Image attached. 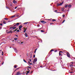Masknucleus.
Segmentation results:
<instances>
[{"label":"nucleus","mask_w":75,"mask_h":75,"mask_svg":"<svg viewBox=\"0 0 75 75\" xmlns=\"http://www.w3.org/2000/svg\"><path fill=\"white\" fill-rule=\"evenodd\" d=\"M26 29H24V33H25V31H26Z\"/></svg>","instance_id":"obj_29"},{"label":"nucleus","mask_w":75,"mask_h":75,"mask_svg":"<svg viewBox=\"0 0 75 75\" xmlns=\"http://www.w3.org/2000/svg\"><path fill=\"white\" fill-rule=\"evenodd\" d=\"M4 54V53L3 52H2V55H3Z\"/></svg>","instance_id":"obj_27"},{"label":"nucleus","mask_w":75,"mask_h":75,"mask_svg":"<svg viewBox=\"0 0 75 75\" xmlns=\"http://www.w3.org/2000/svg\"><path fill=\"white\" fill-rule=\"evenodd\" d=\"M28 68H31V67L29 66L28 67Z\"/></svg>","instance_id":"obj_40"},{"label":"nucleus","mask_w":75,"mask_h":75,"mask_svg":"<svg viewBox=\"0 0 75 75\" xmlns=\"http://www.w3.org/2000/svg\"><path fill=\"white\" fill-rule=\"evenodd\" d=\"M62 4H63V2L60 3V6H62Z\"/></svg>","instance_id":"obj_22"},{"label":"nucleus","mask_w":75,"mask_h":75,"mask_svg":"<svg viewBox=\"0 0 75 75\" xmlns=\"http://www.w3.org/2000/svg\"><path fill=\"white\" fill-rule=\"evenodd\" d=\"M17 30H13V31H14V32L16 31Z\"/></svg>","instance_id":"obj_46"},{"label":"nucleus","mask_w":75,"mask_h":75,"mask_svg":"<svg viewBox=\"0 0 75 75\" xmlns=\"http://www.w3.org/2000/svg\"><path fill=\"white\" fill-rule=\"evenodd\" d=\"M34 37H36V38H37V36H34Z\"/></svg>","instance_id":"obj_55"},{"label":"nucleus","mask_w":75,"mask_h":75,"mask_svg":"<svg viewBox=\"0 0 75 75\" xmlns=\"http://www.w3.org/2000/svg\"><path fill=\"white\" fill-rule=\"evenodd\" d=\"M67 56L68 57H70V54L68 52H67Z\"/></svg>","instance_id":"obj_2"},{"label":"nucleus","mask_w":75,"mask_h":75,"mask_svg":"<svg viewBox=\"0 0 75 75\" xmlns=\"http://www.w3.org/2000/svg\"><path fill=\"white\" fill-rule=\"evenodd\" d=\"M19 29L20 30V31H21V28H19Z\"/></svg>","instance_id":"obj_37"},{"label":"nucleus","mask_w":75,"mask_h":75,"mask_svg":"<svg viewBox=\"0 0 75 75\" xmlns=\"http://www.w3.org/2000/svg\"><path fill=\"white\" fill-rule=\"evenodd\" d=\"M14 39L15 41H17V40L18 39V38H14Z\"/></svg>","instance_id":"obj_11"},{"label":"nucleus","mask_w":75,"mask_h":75,"mask_svg":"<svg viewBox=\"0 0 75 75\" xmlns=\"http://www.w3.org/2000/svg\"><path fill=\"white\" fill-rule=\"evenodd\" d=\"M47 23V22H45V23H44V24H45V23Z\"/></svg>","instance_id":"obj_61"},{"label":"nucleus","mask_w":75,"mask_h":75,"mask_svg":"<svg viewBox=\"0 0 75 75\" xmlns=\"http://www.w3.org/2000/svg\"><path fill=\"white\" fill-rule=\"evenodd\" d=\"M14 50L15 51L16 53H17L18 52V50H17V49L16 48L14 49Z\"/></svg>","instance_id":"obj_4"},{"label":"nucleus","mask_w":75,"mask_h":75,"mask_svg":"<svg viewBox=\"0 0 75 75\" xmlns=\"http://www.w3.org/2000/svg\"><path fill=\"white\" fill-rule=\"evenodd\" d=\"M2 43H4V44H6V42H4H4H2Z\"/></svg>","instance_id":"obj_60"},{"label":"nucleus","mask_w":75,"mask_h":75,"mask_svg":"<svg viewBox=\"0 0 75 75\" xmlns=\"http://www.w3.org/2000/svg\"><path fill=\"white\" fill-rule=\"evenodd\" d=\"M11 33V31H8L7 32V34H10V33Z\"/></svg>","instance_id":"obj_10"},{"label":"nucleus","mask_w":75,"mask_h":75,"mask_svg":"<svg viewBox=\"0 0 75 75\" xmlns=\"http://www.w3.org/2000/svg\"><path fill=\"white\" fill-rule=\"evenodd\" d=\"M65 17V15L64 14L63 15V17L64 18Z\"/></svg>","instance_id":"obj_38"},{"label":"nucleus","mask_w":75,"mask_h":75,"mask_svg":"<svg viewBox=\"0 0 75 75\" xmlns=\"http://www.w3.org/2000/svg\"><path fill=\"white\" fill-rule=\"evenodd\" d=\"M36 52V50H35L34 52V53H35Z\"/></svg>","instance_id":"obj_53"},{"label":"nucleus","mask_w":75,"mask_h":75,"mask_svg":"<svg viewBox=\"0 0 75 75\" xmlns=\"http://www.w3.org/2000/svg\"><path fill=\"white\" fill-rule=\"evenodd\" d=\"M54 24L53 23H50V25H51L52 24Z\"/></svg>","instance_id":"obj_41"},{"label":"nucleus","mask_w":75,"mask_h":75,"mask_svg":"<svg viewBox=\"0 0 75 75\" xmlns=\"http://www.w3.org/2000/svg\"><path fill=\"white\" fill-rule=\"evenodd\" d=\"M57 50H56L55 51V52H57Z\"/></svg>","instance_id":"obj_57"},{"label":"nucleus","mask_w":75,"mask_h":75,"mask_svg":"<svg viewBox=\"0 0 75 75\" xmlns=\"http://www.w3.org/2000/svg\"><path fill=\"white\" fill-rule=\"evenodd\" d=\"M6 8H8V7H7V6H6Z\"/></svg>","instance_id":"obj_52"},{"label":"nucleus","mask_w":75,"mask_h":75,"mask_svg":"<svg viewBox=\"0 0 75 75\" xmlns=\"http://www.w3.org/2000/svg\"><path fill=\"white\" fill-rule=\"evenodd\" d=\"M68 6L69 8H71L72 6L71 5H69Z\"/></svg>","instance_id":"obj_13"},{"label":"nucleus","mask_w":75,"mask_h":75,"mask_svg":"<svg viewBox=\"0 0 75 75\" xmlns=\"http://www.w3.org/2000/svg\"><path fill=\"white\" fill-rule=\"evenodd\" d=\"M17 8V6H16V7H15V9H16Z\"/></svg>","instance_id":"obj_42"},{"label":"nucleus","mask_w":75,"mask_h":75,"mask_svg":"<svg viewBox=\"0 0 75 75\" xmlns=\"http://www.w3.org/2000/svg\"><path fill=\"white\" fill-rule=\"evenodd\" d=\"M52 52V50H51L50 51V52Z\"/></svg>","instance_id":"obj_50"},{"label":"nucleus","mask_w":75,"mask_h":75,"mask_svg":"<svg viewBox=\"0 0 75 75\" xmlns=\"http://www.w3.org/2000/svg\"><path fill=\"white\" fill-rule=\"evenodd\" d=\"M38 26L39 27H40V25H38Z\"/></svg>","instance_id":"obj_64"},{"label":"nucleus","mask_w":75,"mask_h":75,"mask_svg":"<svg viewBox=\"0 0 75 75\" xmlns=\"http://www.w3.org/2000/svg\"><path fill=\"white\" fill-rule=\"evenodd\" d=\"M13 3H14V4H16L17 3V1H16L15 0H13Z\"/></svg>","instance_id":"obj_5"},{"label":"nucleus","mask_w":75,"mask_h":75,"mask_svg":"<svg viewBox=\"0 0 75 75\" xmlns=\"http://www.w3.org/2000/svg\"><path fill=\"white\" fill-rule=\"evenodd\" d=\"M10 7H11V6H12V4H11V3H10Z\"/></svg>","instance_id":"obj_31"},{"label":"nucleus","mask_w":75,"mask_h":75,"mask_svg":"<svg viewBox=\"0 0 75 75\" xmlns=\"http://www.w3.org/2000/svg\"><path fill=\"white\" fill-rule=\"evenodd\" d=\"M28 63L29 64H30V65H32V63L30 62L29 61H28Z\"/></svg>","instance_id":"obj_18"},{"label":"nucleus","mask_w":75,"mask_h":75,"mask_svg":"<svg viewBox=\"0 0 75 75\" xmlns=\"http://www.w3.org/2000/svg\"><path fill=\"white\" fill-rule=\"evenodd\" d=\"M13 33V32L11 31V33Z\"/></svg>","instance_id":"obj_59"},{"label":"nucleus","mask_w":75,"mask_h":75,"mask_svg":"<svg viewBox=\"0 0 75 75\" xmlns=\"http://www.w3.org/2000/svg\"><path fill=\"white\" fill-rule=\"evenodd\" d=\"M22 27H23V26H22L21 25H20V26H19V28H22Z\"/></svg>","instance_id":"obj_12"},{"label":"nucleus","mask_w":75,"mask_h":75,"mask_svg":"<svg viewBox=\"0 0 75 75\" xmlns=\"http://www.w3.org/2000/svg\"><path fill=\"white\" fill-rule=\"evenodd\" d=\"M68 5H66L65 6V8H67V7H68Z\"/></svg>","instance_id":"obj_23"},{"label":"nucleus","mask_w":75,"mask_h":75,"mask_svg":"<svg viewBox=\"0 0 75 75\" xmlns=\"http://www.w3.org/2000/svg\"><path fill=\"white\" fill-rule=\"evenodd\" d=\"M58 11L57 10H55L54 11L55 12H57V11Z\"/></svg>","instance_id":"obj_48"},{"label":"nucleus","mask_w":75,"mask_h":75,"mask_svg":"<svg viewBox=\"0 0 75 75\" xmlns=\"http://www.w3.org/2000/svg\"><path fill=\"white\" fill-rule=\"evenodd\" d=\"M57 6H59L60 5V4H58L57 5Z\"/></svg>","instance_id":"obj_24"},{"label":"nucleus","mask_w":75,"mask_h":75,"mask_svg":"<svg viewBox=\"0 0 75 75\" xmlns=\"http://www.w3.org/2000/svg\"><path fill=\"white\" fill-rule=\"evenodd\" d=\"M3 64H4V62H3L2 63V65H3Z\"/></svg>","instance_id":"obj_43"},{"label":"nucleus","mask_w":75,"mask_h":75,"mask_svg":"<svg viewBox=\"0 0 75 75\" xmlns=\"http://www.w3.org/2000/svg\"><path fill=\"white\" fill-rule=\"evenodd\" d=\"M56 21V20L55 19H53L52 20V21Z\"/></svg>","instance_id":"obj_28"},{"label":"nucleus","mask_w":75,"mask_h":75,"mask_svg":"<svg viewBox=\"0 0 75 75\" xmlns=\"http://www.w3.org/2000/svg\"><path fill=\"white\" fill-rule=\"evenodd\" d=\"M13 67L15 68H17V65H14Z\"/></svg>","instance_id":"obj_16"},{"label":"nucleus","mask_w":75,"mask_h":75,"mask_svg":"<svg viewBox=\"0 0 75 75\" xmlns=\"http://www.w3.org/2000/svg\"><path fill=\"white\" fill-rule=\"evenodd\" d=\"M28 22H25L23 24H28Z\"/></svg>","instance_id":"obj_25"},{"label":"nucleus","mask_w":75,"mask_h":75,"mask_svg":"<svg viewBox=\"0 0 75 75\" xmlns=\"http://www.w3.org/2000/svg\"><path fill=\"white\" fill-rule=\"evenodd\" d=\"M30 55H31V56H30L31 58L32 57V54H31Z\"/></svg>","instance_id":"obj_44"},{"label":"nucleus","mask_w":75,"mask_h":75,"mask_svg":"<svg viewBox=\"0 0 75 75\" xmlns=\"http://www.w3.org/2000/svg\"><path fill=\"white\" fill-rule=\"evenodd\" d=\"M16 16H12V17H11V18H13V17H15Z\"/></svg>","instance_id":"obj_32"},{"label":"nucleus","mask_w":75,"mask_h":75,"mask_svg":"<svg viewBox=\"0 0 75 75\" xmlns=\"http://www.w3.org/2000/svg\"><path fill=\"white\" fill-rule=\"evenodd\" d=\"M61 52H62V51H60L59 52V55H61Z\"/></svg>","instance_id":"obj_20"},{"label":"nucleus","mask_w":75,"mask_h":75,"mask_svg":"<svg viewBox=\"0 0 75 75\" xmlns=\"http://www.w3.org/2000/svg\"><path fill=\"white\" fill-rule=\"evenodd\" d=\"M20 72L18 71V72L17 73H16V75H20Z\"/></svg>","instance_id":"obj_8"},{"label":"nucleus","mask_w":75,"mask_h":75,"mask_svg":"<svg viewBox=\"0 0 75 75\" xmlns=\"http://www.w3.org/2000/svg\"><path fill=\"white\" fill-rule=\"evenodd\" d=\"M45 22V21H41V23H44Z\"/></svg>","instance_id":"obj_19"},{"label":"nucleus","mask_w":75,"mask_h":75,"mask_svg":"<svg viewBox=\"0 0 75 75\" xmlns=\"http://www.w3.org/2000/svg\"><path fill=\"white\" fill-rule=\"evenodd\" d=\"M69 73H70V74H72V73H73V72H69Z\"/></svg>","instance_id":"obj_33"},{"label":"nucleus","mask_w":75,"mask_h":75,"mask_svg":"<svg viewBox=\"0 0 75 75\" xmlns=\"http://www.w3.org/2000/svg\"><path fill=\"white\" fill-rule=\"evenodd\" d=\"M16 31H17V32H20V30H18Z\"/></svg>","instance_id":"obj_34"},{"label":"nucleus","mask_w":75,"mask_h":75,"mask_svg":"<svg viewBox=\"0 0 75 75\" xmlns=\"http://www.w3.org/2000/svg\"><path fill=\"white\" fill-rule=\"evenodd\" d=\"M70 63H71L72 64H74L73 62H71Z\"/></svg>","instance_id":"obj_51"},{"label":"nucleus","mask_w":75,"mask_h":75,"mask_svg":"<svg viewBox=\"0 0 75 75\" xmlns=\"http://www.w3.org/2000/svg\"><path fill=\"white\" fill-rule=\"evenodd\" d=\"M65 20H64V21H63L62 23H64V22H65Z\"/></svg>","instance_id":"obj_36"},{"label":"nucleus","mask_w":75,"mask_h":75,"mask_svg":"<svg viewBox=\"0 0 75 75\" xmlns=\"http://www.w3.org/2000/svg\"><path fill=\"white\" fill-rule=\"evenodd\" d=\"M29 61L30 62H31V60L30 59H29Z\"/></svg>","instance_id":"obj_35"},{"label":"nucleus","mask_w":75,"mask_h":75,"mask_svg":"<svg viewBox=\"0 0 75 75\" xmlns=\"http://www.w3.org/2000/svg\"><path fill=\"white\" fill-rule=\"evenodd\" d=\"M52 50V51H53V50Z\"/></svg>","instance_id":"obj_63"},{"label":"nucleus","mask_w":75,"mask_h":75,"mask_svg":"<svg viewBox=\"0 0 75 75\" xmlns=\"http://www.w3.org/2000/svg\"><path fill=\"white\" fill-rule=\"evenodd\" d=\"M35 55H33V58H35Z\"/></svg>","instance_id":"obj_39"},{"label":"nucleus","mask_w":75,"mask_h":75,"mask_svg":"<svg viewBox=\"0 0 75 75\" xmlns=\"http://www.w3.org/2000/svg\"><path fill=\"white\" fill-rule=\"evenodd\" d=\"M7 23H8V22H6V21H4L3 22V23L4 24H6Z\"/></svg>","instance_id":"obj_7"},{"label":"nucleus","mask_w":75,"mask_h":75,"mask_svg":"<svg viewBox=\"0 0 75 75\" xmlns=\"http://www.w3.org/2000/svg\"><path fill=\"white\" fill-rule=\"evenodd\" d=\"M12 27H13V30H14V29H16V27L15 26L14 27V26H12Z\"/></svg>","instance_id":"obj_15"},{"label":"nucleus","mask_w":75,"mask_h":75,"mask_svg":"<svg viewBox=\"0 0 75 75\" xmlns=\"http://www.w3.org/2000/svg\"><path fill=\"white\" fill-rule=\"evenodd\" d=\"M4 19L5 20H8V18H4Z\"/></svg>","instance_id":"obj_21"},{"label":"nucleus","mask_w":75,"mask_h":75,"mask_svg":"<svg viewBox=\"0 0 75 75\" xmlns=\"http://www.w3.org/2000/svg\"><path fill=\"white\" fill-rule=\"evenodd\" d=\"M37 49H36V50H35V51H37Z\"/></svg>","instance_id":"obj_58"},{"label":"nucleus","mask_w":75,"mask_h":75,"mask_svg":"<svg viewBox=\"0 0 75 75\" xmlns=\"http://www.w3.org/2000/svg\"><path fill=\"white\" fill-rule=\"evenodd\" d=\"M23 61L24 62H27L26 61H25V59H23Z\"/></svg>","instance_id":"obj_30"},{"label":"nucleus","mask_w":75,"mask_h":75,"mask_svg":"<svg viewBox=\"0 0 75 75\" xmlns=\"http://www.w3.org/2000/svg\"><path fill=\"white\" fill-rule=\"evenodd\" d=\"M25 37H28V35H27V34L26 33H25Z\"/></svg>","instance_id":"obj_14"},{"label":"nucleus","mask_w":75,"mask_h":75,"mask_svg":"<svg viewBox=\"0 0 75 75\" xmlns=\"http://www.w3.org/2000/svg\"><path fill=\"white\" fill-rule=\"evenodd\" d=\"M57 13H60V12H57Z\"/></svg>","instance_id":"obj_56"},{"label":"nucleus","mask_w":75,"mask_h":75,"mask_svg":"<svg viewBox=\"0 0 75 75\" xmlns=\"http://www.w3.org/2000/svg\"><path fill=\"white\" fill-rule=\"evenodd\" d=\"M71 69L72 71H73V69Z\"/></svg>","instance_id":"obj_62"},{"label":"nucleus","mask_w":75,"mask_h":75,"mask_svg":"<svg viewBox=\"0 0 75 75\" xmlns=\"http://www.w3.org/2000/svg\"><path fill=\"white\" fill-rule=\"evenodd\" d=\"M0 25H3V24L0 23Z\"/></svg>","instance_id":"obj_49"},{"label":"nucleus","mask_w":75,"mask_h":75,"mask_svg":"<svg viewBox=\"0 0 75 75\" xmlns=\"http://www.w3.org/2000/svg\"><path fill=\"white\" fill-rule=\"evenodd\" d=\"M30 70H29L28 71H27V73H26V75H27V74H29L30 73Z\"/></svg>","instance_id":"obj_17"},{"label":"nucleus","mask_w":75,"mask_h":75,"mask_svg":"<svg viewBox=\"0 0 75 75\" xmlns=\"http://www.w3.org/2000/svg\"><path fill=\"white\" fill-rule=\"evenodd\" d=\"M15 23L13 24V25H14L13 26V27H15V26H16L17 25H19V24H20V23Z\"/></svg>","instance_id":"obj_1"},{"label":"nucleus","mask_w":75,"mask_h":75,"mask_svg":"<svg viewBox=\"0 0 75 75\" xmlns=\"http://www.w3.org/2000/svg\"><path fill=\"white\" fill-rule=\"evenodd\" d=\"M47 20H50V21H51V20L49 19H47Z\"/></svg>","instance_id":"obj_47"},{"label":"nucleus","mask_w":75,"mask_h":75,"mask_svg":"<svg viewBox=\"0 0 75 75\" xmlns=\"http://www.w3.org/2000/svg\"><path fill=\"white\" fill-rule=\"evenodd\" d=\"M15 36H16V37H18V35H16Z\"/></svg>","instance_id":"obj_45"},{"label":"nucleus","mask_w":75,"mask_h":75,"mask_svg":"<svg viewBox=\"0 0 75 75\" xmlns=\"http://www.w3.org/2000/svg\"><path fill=\"white\" fill-rule=\"evenodd\" d=\"M37 61V59H35L33 61V63H35V62H36Z\"/></svg>","instance_id":"obj_3"},{"label":"nucleus","mask_w":75,"mask_h":75,"mask_svg":"<svg viewBox=\"0 0 75 75\" xmlns=\"http://www.w3.org/2000/svg\"><path fill=\"white\" fill-rule=\"evenodd\" d=\"M62 11H64V8H62Z\"/></svg>","instance_id":"obj_54"},{"label":"nucleus","mask_w":75,"mask_h":75,"mask_svg":"<svg viewBox=\"0 0 75 75\" xmlns=\"http://www.w3.org/2000/svg\"><path fill=\"white\" fill-rule=\"evenodd\" d=\"M69 66L71 68H72V67H73V65H72L71 64H70L69 65Z\"/></svg>","instance_id":"obj_9"},{"label":"nucleus","mask_w":75,"mask_h":75,"mask_svg":"<svg viewBox=\"0 0 75 75\" xmlns=\"http://www.w3.org/2000/svg\"><path fill=\"white\" fill-rule=\"evenodd\" d=\"M9 29L10 30H13V28L12 27H11L9 28Z\"/></svg>","instance_id":"obj_6"},{"label":"nucleus","mask_w":75,"mask_h":75,"mask_svg":"<svg viewBox=\"0 0 75 75\" xmlns=\"http://www.w3.org/2000/svg\"><path fill=\"white\" fill-rule=\"evenodd\" d=\"M41 33H43V32H44V31L42 30H41Z\"/></svg>","instance_id":"obj_26"}]
</instances>
